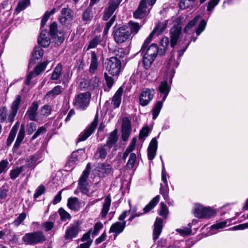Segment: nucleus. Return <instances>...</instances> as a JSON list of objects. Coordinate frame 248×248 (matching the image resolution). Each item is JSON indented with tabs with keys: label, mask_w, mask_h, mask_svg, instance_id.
Instances as JSON below:
<instances>
[{
	"label": "nucleus",
	"mask_w": 248,
	"mask_h": 248,
	"mask_svg": "<svg viewBox=\"0 0 248 248\" xmlns=\"http://www.w3.org/2000/svg\"><path fill=\"white\" fill-rule=\"evenodd\" d=\"M101 41V38L100 36H95L93 39H92L89 43L88 46L86 49V51H88L90 49L95 48L98 44H99Z\"/></svg>",
	"instance_id": "c03bdc74"
},
{
	"label": "nucleus",
	"mask_w": 248,
	"mask_h": 248,
	"mask_svg": "<svg viewBox=\"0 0 248 248\" xmlns=\"http://www.w3.org/2000/svg\"><path fill=\"white\" fill-rule=\"evenodd\" d=\"M162 229V220L160 218L157 217L154 223V229L153 231V240L155 241L158 238L161 233Z\"/></svg>",
	"instance_id": "4be33fe9"
},
{
	"label": "nucleus",
	"mask_w": 248,
	"mask_h": 248,
	"mask_svg": "<svg viewBox=\"0 0 248 248\" xmlns=\"http://www.w3.org/2000/svg\"><path fill=\"white\" fill-rule=\"evenodd\" d=\"M23 241L28 245H34L45 240V237L39 232L26 233L22 238Z\"/></svg>",
	"instance_id": "39448f33"
},
{
	"label": "nucleus",
	"mask_w": 248,
	"mask_h": 248,
	"mask_svg": "<svg viewBox=\"0 0 248 248\" xmlns=\"http://www.w3.org/2000/svg\"><path fill=\"white\" fill-rule=\"evenodd\" d=\"M205 207L199 204L195 205L194 214L196 217L201 218Z\"/></svg>",
	"instance_id": "de8ad7c7"
},
{
	"label": "nucleus",
	"mask_w": 248,
	"mask_h": 248,
	"mask_svg": "<svg viewBox=\"0 0 248 248\" xmlns=\"http://www.w3.org/2000/svg\"><path fill=\"white\" fill-rule=\"evenodd\" d=\"M98 169L99 172L107 174L110 172L111 167L109 164L104 163L100 164Z\"/></svg>",
	"instance_id": "49530a36"
},
{
	"label": "nucleus",
	"mask_w": 248,
	"mask_h": 248,
	"mask_svg": "<svg viewBox=\"0 0 248 248\" xmlns=\"http://www.w3.org/2000/svg\"><path fill=\"white\" fill-rule=\"evenodd\" d=\"M189 227H185L183 229H177L176 231L183 235H189L191 233V229L190 224H188Z\"/></svg>",
	"instance_id": "13d9d810"
},
{
	"label": "nucleus",
	"mask_w": 248,
	"mask_h": 248,
	"mask_svg": "<svg viewBox=\"0 0 248 248\" xmlns=\"http://www.w3.org/2000/svg\"><path fill=\"white\" fill-rule=\"evenodd\" d=\"M29 3L30 0H22L19 1L16 8V11L20 12L23 10L29 5Z\"/></svg>",
	"instance_id": "864d4df0"
},
{
	"label": "nucleus",
	"mask_w": 248,
	"mask_h": 248,
	"mask_svg": "<svg viewBox=\"0 0 248 248\" xmlns=\"http://www.w3.org/2000/svg\"><path fill=\"white\" fill-rule=\"evenodd\" d=\"M122 1V0H110L109 1L108 7L104 10L103 20L107 21L110 17L119 7Z\"/></svg>",
	"instance_id": "9d476101"
},
{
	"label": "nucleus",
	"mask_w": 248,
	"mask_h": 248,
	"mask_svg": "<svg viewBox=\"0 0 248 248\" xmlns=\"http://www.w3.org/2000/svg\"><path fill=\"white\" fill-rule=\"evenodd\" d=\"M149 130V127L148 126L143 127L140 131L139 139L140 140H144L148 135Z\"/></svg>",
	"instance_id": "338daca9"
},
{
	"label": "nucleus",
	"mask_w": 248,
	"mask_h": 248,
	"mask_svg": "<svg viewBox=\"0 0 248 248\" xmlns=\"http://www.w3.org/2000/svg\"><path fill=\"white\" fill-rule=\"evenodd\" d=\"M154 60L155 59L144 54L143 57V63L144 68L146 69L149 68Z\"/></svg>",
	"instance_id": "3c124183"
},
{
	"label": "nucleus",
	"mask_w": 248,
	"mask_h": 248,
	"mask_svg": "<svg viewBox=\"0 0 248 248\" xmlns=\"http://www.w3.org/2000/svg\"><path fill=\"white\" fill-rule=\"evenodd\" d=\"M45 192V188L43 185H40L38 187L37 189L35 191V193L34 194L33 197L35 199L37 198L40 196H41L42 194H43Z\"/></svg>",
	"instance_id": "774afa93"
},
{
	"label": "nucleus",
	"mask_w": 248,
	"mask_h": 248,
	"mask_svg": "<svg viewBox=\"0 0 248 248\" xmlns=\"http://www.w3.org/2000/svg\"><path fill=\"white\" fill-rule=\"evenodd\" d=\"M40 156L38 154H35L27 158L26 165L28 168H34L36 165V162L40 159Z\"/></svg>",
	"instance_id": "7c9ffc66"
},
{
	"label": "nucleus",
	"mask_w": 248,
	"mask_h": 248,
	"mask_svg": "<svg viewBox=\"0 0 248 248\" xmlns=\"http://www.w3.org/2000/svg\"><path fill=\"white\" fill-rule=\"evenodd\" d=\"M72 11L69 8H63L59 16V20L63 25H68L73 20Z\"/></svg>",
	"instance_id": "ddd939ff"
},
{
	"label": "nucleus",
	"mask_w": 248,
	"mask_h": 248,
	"mask_svg": "<svg viewBox=\"0 0 248 248\" xmlns=\"http://www.w3.org/2000/svg\"><path fill=\"white\" fill-rule=\"evenodd\" d=\"M89 175V170H85L81 176L78 182L80 191L84 194L87 195L89 190V186L87 181V179Z\"/></svg>",
	"instance_id": "4468645a"
},
{
	"label": "nucleus",
	"mask_w": 248,
	"mask_h": 248,
	"mask_svg": "<svg viewBox=\"0 0 248 248\" xmlns=\"http://www.w3.org/2000/svg\"><path fill=\"white\" fill-rule=\"evenodd\" d=\"M131 33L126 26L115 28L113 31V37L117 44H122L130 38Z\"/></svg>",
	"instance_id": "f257e3e1"
},
{
	"label": "nucleus",
	"mask_w": 248,
	"mask_h": 248,
	"mask_svg": "<svg viewBox=\"0 0 248 248\" xmlns=\"http://www.w3.org/2000/svg\"><path fill=\"white\" fill-rule=\"evenodd\" d=\"M62 86L57 85L49 91L46 95L52 98H55L56 96L61 94L62 92Z\"/></svg>",
	"instance_id": "4c0bfd02"
},
{
	"label": "nucleus",
	"mask_w": 248,
	"mask_h": 248,
	"mask_svg": "<svg viewBox=\"0 0 248 248\" xmlns=\"http://www.w3.org/2000/svg\"><path fill=\"white\" fill-rule=\"evenodd\" d=\"M168 24V21L165 20L163 22L158 23L154 28L152 32L150 34L149 36L145 40L143 45L141 46V51H144L145 47L151 42L152 40L153 37L154 35H159L162 33L166 29Z\"/></svg>",
	"instance_id": "6e6552de"
},
{
	"label": "nucleus",
	"mask_w": 248,
	"mask_h": 248,
	"mask_svg": "<svg viewBox=\"0 0 248 248\" xmlns=\"http://www.w3.org/2000/svg\"><path fill=\"white\" fill-rule=\"evenodd\" d=\"M48 62L47 61L42 62L34 68V71L33 72L35 74L36 76L39 75L42 71L45 70Z\"/></svg>",
	"instance_id": "5fc2aeb1"
},
{
	"label": "nucleus",
	"mask_w": 248,
	"mask_h": 248,
	"mask_svg": "<svg viewBox=\"0 0 248 248\" xmlns=\"http://www.w3.org/2000/svg\"><path fill=\"white\" fill-rule=\"evenodd\" d=\"M90 93L87 92L80 93L75 96L74 105L78 109H85L89 105L90 100Z\"/></svg>",
	"instance_id": "20e7f679"
},
{
	"label": "nucleus",
	"mask_w": 248,
	"mask_h": 248,
	"mask_svg": "<svg viewBox=\"0 0 248 248\" xmlns=\"http://www.w3.org/2000/svg\"><path fill=\"white\" fill-rule=\"evenodd\" d=\"M98 114H96L93 121L89 127L87 128L83 132L80 134L78 139V142L83 141L87 139L94 132L98 123Z\"/></svg>",
	"instance_id": "9b49d317"
},
{
	"label": "nucleus",
	"mask_w": 248,
	"mask_h": 248,
	"mask_svg": "<svg viewBox=\"0 0 248 248\" xmlns=\"http://www.w3.org/2000/svg\"><path fill=\"white\" fill-rule=\"evenodd\" d=\"M90 60L89 71L91 74H94L97 71L99 66L98 58L95 51H92Z\"/></svg>",
	"instance_id": "6ab92c4d"
},
{
	"label": "nucleus",
	"mask_w": 248,
	"mask_h": 248,
	"mask_svg": "<svg viewBox=\"0 0 248 248\" xmlns=\"http://www.w3.org/2000/svg\"><path fill=\"white\" fill-rule=\"evenodd\" d=\"M168 213V209L167 206L163 203H160V210L159 212L160 216L166 217Z\"/></svg>",
	"instance_id": "e2e57ef3"
},
{
	"label": "nucleus",
	"mask_w": 248,
	"mask_h": 248,
	"mask_svg": "<svg viewBox=\"0 0 248 248\" xmlns=\"http://www.w3.org/2000/svg\"><path fill=\"white\" fill-rule=\"evenodd\" d=\"M160 199L159 195H157L154 197L150 202L144 208L145 213L149 212L159 202Z\"/></svg>",
	"instance_id": "f704fd0d"
},
{
	"label": "nucleus",
	"mask_w": 248,
	"mask_h": 248,
	"mask_svg": "<svg viewBox=\"0 0 248 248\" xmlns=\"http://www.w3.org/2000/svg\"><path fill=\"white\" fill-rule=\"evenodd\" d=\"M37 125L34 123H30L27 125V132L28 135H31L36 129Z\"/></svg>",
	"instance_id": "0e129e2a"
},
{
	"label": "nucleus",
	"mask_w": 248,
	"mask_h": 248,
	"mask_svg": "<svg viewBox=\"0 0 248 248\" xmlns=\"http://www.w3.org/2000/svg\"><path fill=\"white\" fill-rule=\"evenodd\" d=\"M67 206L72 210H77L78 209L79 202L77 197H72L68 199Z\"/></svg>",
	"instance_id": "473e14b6"
},
{
	"label": "nucleus",
	"mask_w": 248,
	"mask_h": 248,
	"mask_svg": "<svg viewBox=\"0 0 248 248\" xmlns=\"http://www.w3.org/2000/svg\"><path fill=\"white\" fill-rule=\"evenodd\" d=\"M106 68L108 73L112 76L119 74L121 67V62L120 60L115 57H112L106 60Z\"/></svg>",
	"instance_id": "7ed1b4c3"
},
{
	"label": "nucleus",
	"mask_w": 248,
	"mask_h": 248,
	"mask_svg": "<svg viewBox=\"0 0 248 248\" xmlns=\"http://www.w3.org/2000/svg\"><path fill=\"white\" fill-rule=\"evenodd\" d=\"M118 139V137L117 134V130L115 129L111 132L105 145L108 147V149H110V148L117 143Z\"/></svg>",
	"instance_id": "c85d7f7f"
},
{
	"label": "nucleus",
	"mask_w": 248,
	"mask_h": 248,
	"mask_svg": "<svg viewBox=\"0 0 248 248\" xmlns=\"http://www.w3.org/2000/svg\"><path fill=\"white\" fill-rule=\"evenodd\" d=\"M62 66L61 64L59 63L55 68L51 77L52 80H57L60 77Z\"/></svg>",
	"instance_id": "37998d69"
},
{
	"label": "nucleus",
	"mask_w": 248,
	"mask_h": 248,
	"mask_svg": "<svg viewBox=\"0 0 248 248\" xmlns=\"http://www.w3.org/2000/svg\"><path fill=\"white\" fill-rule=\"evenodd\" d=\"M56 9L54 8L50 11H47L45 12L41 20V29L43 28L45 25L46 22L49 19L51 15L54 14L56 12Z\"/></svg>",
	"instance_id": "ea45409f"
},
{
	"label": "nucleus",
	"mask_w": 248,
	"mask_h": 248,
	"mask_svg": "<svg viewBox=\"0 0 248 248\" xmlns=\"http://www.w3.org/2000/svg\"><path fill=\"white\" fill-rule=\"evenodd\" d=\"M123 93V89L122 87H120L113 96L111 104L114 105V108H118L120 106Z\"/></svg>",
	"instance_id": "a878e982"
},
{
	"label": "nucleus",
	"mask_w": 248,
	"mask_h": 248,
	"mask_svg": "<svg viewBox=\"0 0 248 248\" xmlns=\"http://www.w3.org/2000/svg\"><path fill=\"white\" fill-rule=\"evenodd\" d=\"M155 1L156 0H141L138 9L134 12V17L136 18L143 17L147 13L148 7H152Z\"/></svg>",
	"instance_id": "423d86ee"
},
{
	"label": "nucleus",
	"mask_w": 248,
	"mask_h": 248,
	"mask_svg": "<svg viewBox=\"0 0 248 248\" xmlns=\"http://www.w3.org/2000/svg\"><path fill=\"white\" fill-rule=\"evenodd\" d=\"M178 65H179V63L177 62H176L175 61L174 54H172L168 62V64L167 65V68L170 69L171 68V66L173 68L177 67Z\"/></svg>",
	"instance_id": "680f3d73"
},
{
	"label": "nucleus",
	"mask_w": 248,
	"mask_h": 248,
	"mask_svg": "<svg viewBox=\"0 0 248 248\" xmlns=\"http://www.w3.org/2000/svg\"><path fill=\"white\" fill-rule=\"evenodd\" d=\"M148 45L145 47L144 51H141L140 49L139 52L147 56H150L155 59L157 54H159V48L155 44H152L151 46L148 47Z\"/></svg>",
	"instance_id": "a211bd4d"
},
{
	"label": "nucleus",
	"mask_w": 248,
	"mask_h": 248,
	"mask_svg": "<svg viewBox=\"0 0 248 248\" xmlns=\"http://www.w3.org/2000/svg\"><path fill=\"white\" fill-rule=\"evenodd\" d=\"M164 101H163V99H162L161 100L157 101L155 105V107L152 110L153 119L154 120H155L158 116L162 107L163 102Z\"/></svg>",
	"instance_id": "c9c22d12"
},
{
	"label": "nucleus",
	"mask_w": 248,
	"mask_h": 248,
	"mask_svg": "<svg viewBox=\"0 0 248 248\" xmlns=\"http://www.w3.org/2000/svg\"><path fill=\"white\" fill-rule=\"evenodd\" d=\"M116 16H113L110 20L106 23L105 27L104 28L103 33L104 35H106L108 33V31L110 28V27L112 26L113 23H114V21L115 20Z\"/></svg>",
	"instance_id": "69168bd1"
},
{
	"label": "nucleus",
	"mask_w": 248,
	"mask_h": 248,
	"mask_svg": "<svg viewBox=\"0 0 248 248\" xmlns=\"http://www.w3.org/2000/svg\"><path fill=\"white\" fill-rule=\"evenodd\" d=\"M155 94L153 89L145 88L142 90L139 96V104L142 107L147 106L152 100Z\"/></svg>",
	"instance_id": "1a4fd4ad"
},
{
	"label": "nucleus",
	"mask_w": 248,
	"mask_h": 248,
	"mask_svg": "<svg viewBox=\"0 0 248 248\" xmlns=\"http://www.w3.org/2000/svg\"><path fill=\"white\" fill-rule=\"evenodd\" d=\"M49 34L55 39V43L58 45L62 44L64 37L63 31L58 27V24L53 22L49 26Z\"/></svg>",
	"instance_id": "0eeeda50"
},
{
	"label": "nucleus",
	"mask_w": 248,
	"mask_h": 248,
	"mask_svg": "<svg viewBox=\"0 0 248 248\" xmlns=\"http://www.w3.org/2000/svg\"><path fill=\"white\" fill-rule=\"evenodd\" d=\"M46 132V129L45 126H41L38 128L31 138V140H33L42 134H45Z\"/></svg>",
	"instance_id": "052dcab7"
},
{
	"label": "nucleus",
	"mask_w": 248,
	"mask_h": 248,
	"mask_svg": "<svg viewBox=\"0 0 248 248\" xmlns=\"http://www.w3.org/2000/svg\"><path fill=\"white\" fill-rule=\"evenodd\" d=\"M206 26V22L205 20H201L198 27L196 30V33L197 36H199L204 30Z\"/></svg>",
	"instance_id": "bf43d9fd"
},
{
	"label": "nucleus",
	"mask_w": 248,
	"mask_h": 248,
	"mask_svg": "<svg viewBox=\"0 0 248 248\" xmlns=\"http://www.w3.org/2000/svg\"><path fill=\"white\" fill-rule=\"evenodd\" d=\"M25 136V127L24 124H21L19 131L18 132L16 141L14 144L13 149L17 150L20 145Z\"/></svg>",
	"instance_id": "cd10ccee"
},
{
	"label": "nucleus",
	"mask_w": 248,
	"mask_h": 248,
	"mask_svg": "<svg viewBox=\"0 0 248 248\" xmlns=\"http://www.w3.org/2000/svg\"><path fill=\"white\" fill-rule=\"evenodd\" d=\"M182 32L181 27L177 24L174 26L170 30V46L174 47L177 44L178 40Z\"/></svg>",
	"instance_id": "dca6fc26"
},
{
	"label": "nucleus",
	"mask_w": 248,
	"mask_h": 248,
	"mask_svg": "<svg viewBox=\"0 0 248 248\" xmlns=\"http://www.w3.org/2000/svg\"><path fill=\"white\" fill-rule=\"evenodd\" d=\"M169 45V39L167 37H163L160 42L159 54L162 55L165 54Z\"/></svg>",
	"instance_id": "c756f323"
},
{
	"label": "nucleus",
	"mask_w": 248,
	"mask_h": 248,
	"mask_svg": "<svg viewBox=\"0 0 248 248\" xmlns=\"http://www.w3.org/2000/svg\"><path fill=\"white\" fill-rule=\"evenodd\" d=\"M107 146L105 145L104 146H100L97 148L95 155L97 156L98 158L105 159L107 156L108 152L109 151Z\"/></svg>",
	"instance_id": "2f4dec72"
},
{
	"label": "nucleus",
	"mask_w": 248,
	"mask_h": 248,
	"mask_svg": "<svg viewBox=\"0 0 248 248\" xmlns=\"http://www.w3.org/2000/svg\"><path fill=\"white\" fill-rule=\"evenodd\" d=\"M125 221L123 222H116L112 224L111 226L109 232H114L117 234H120L122 232L125 227Z\"/></svg>",
	"instance_id": "b1692460"
},
{
	"label": "nucleus",
	"mask_w": 248,
	"mask_h": 248,
	"mask_svg": "<svg viewBox=\"0 0 248 248\" xmlns=\"http://www.w3.org/2000/svg\"><path fill=\"white\" fill-rule=\"evenodd\" d=\"M129 29L130 32L131 34H136L140 30L141 26L139 23L130 21L128 22V25L126 26Z\"/></svg>",
	"instance_id": "e433bc0d"
},
{
	"label": "nucleus",
	"mask_w": 248,
	"mask_h": 248,
	"mask_svg": "<svg viewBox=\"0 0 248 248\" xmlns=\"http://www.w3.org/2000/svg\"><path fill=\"white\" fill-rule=\"evenodd\" d=\"M26 214L25 213H21L18 217L13 222V224L15 226H18L26 218Z\"/></svg>",
	"instance_id": "4d7b16f0"
},
{
	"label": "nucleus",
	"mask_w": 248,
	"mask_h": 248,
	"mask_svg": "<svg viewBox=\"0 0 248 248\" xmlns=\"http://www.w3.org/2000/svg\"><path fill=\"white\" fill-rule=\"evenodd\" d=\"M46 30H42L38 38V43L40 46L46 47L49 45L50 40Z\"/></svg>",
	"instance_id": "412c9836"
},
{
	"label": "nucleus",
	"mask_w": 248,
	"mask_h": 248,
	"mask_svg": "<svg viewBox=\"0 0 248 248\" xmlns=\"http://www.w3.org/2000/svg\"><path fill=\"white\" fill-rule=\"evenodd\" d=\"M24 170V166H20L10 170V176L12 180L16 179Z\"/></svg>",
	"instance_id": "58836bf2"
},
{
	"label": "nucleus",
	"mask_w": 248,
	"mask_h": 248,
	"mask_svg": "<svg viewBox=\"0 0 248 248\" xmlns=\"http://www.w3.org/2000/svg\"><path fill=\"white\" fill-rule=\"evenodd\" d=\"M58 212L61 217V219L62 221H65L66 220L71 219V215L67 212H66L63 208H60L59 209Z\"/></svg>",
	"instance_id": "09e8293b"
},
{
	"label": "nucleus",
	"mask_w": 248,
	"mask_h": 248,
	"mask_svg": "<svg viewBox=\"0 0 248 248\" xmlns=\"http://www.w3.org/2000/svg\"><path fill=\"white\" fill-rule=\"evenodd\" d=\"M38 106V103L37 102H33L27 111L25 115V118H27L31 121H37V111Z\"/></svg>",
	"instance_id": "f3484780"
},
{
	"label": "nucleus",
	"mask_w": 248,
	"mask_h": 248,
	"mask_svg": "<svg viewBox=\"0 0 248 248\" xmlns=\"http://www.w3.org/2000/svg\"><path fill=\"white\" fill-rule=\"evenodd\" d=\"M157 149V141L156 138H153L148 148V157L150 160H153L155 156Z\"/></svg>",
	"instance_id": "aec40b11"
},
{
	"label": "nucleus",
	"mask_w": 248,
	"mask_h": 248,
	"mask_svg": "<svg viewBox=\"0 0 248 248\" xmlns=\"http://www.w3.org/2000/svg\"><path fill=\"white\" fill-rule=\"evenodd\" d=\"M199 18L200 16H198L192 20L190 21L185 28L184 32L185 33H187L191 29H192L196 25Z\"/></svg>",
	"instance_id": "603ef678"
},
{
	"label": "nucleus",
	"mask_w": 248,
	"mask_h": 248,
	"mask_svg": "<svg viewBox=\"0 0 248 248\" xmlns=\"http://www.w3.org/2000/svg\"><path fill=\"white\" fill-rule=\"evenodd\" d=\"M137 159V155L135 153H132L130 154L129 159L126 163V167L128 169L131 170L133 168Z\"/></svg>",
	"instance_id": "79ce46f5"
},
{
	"label": "nucleus",
	"mask_w": 248,
	"mask_h": 248,
	"mask_svg": "<svg viewBox=\"0 0 248 248\" xmlns=\"http://www.w3.org/2000/svg\"><path fill=\"white\" fill-rule=\"evenodd\" d=\"M132 130L131 121L127 117H124L122 120V138L124 141H126L131 134Z\"/></svg>",
	"instance_id": "2eb2a0df"
},
{
	"label": "nucleus",
	"mask_w": 248,
	"mask_h": 248,
	"mask_svg": "<svg viewBox=\"0 0 248 248\" xmlns=\"http://www.w3.org/2000/svg\"><path fill=\"white\" fill-rule=\"evenodd\" d=\"M81 223L79 221H76L72 224L66 228L64 238L68 241H71L74 238H76L78 233L81 231Z\"/></svg>",
	"instance_id": "f03ea898"
},
{
	"label": "nucleus",
	"mask_w": 248,
	"mask_h": 248,
	"mask_svg": "<svg viewBox=\"0 0 248 248\" xmlns=\"http://www.w3.org/2000/svg\"><path fill=\"white\" fill-rule=\"evenodd\" d=\"M91 7L89 6L83 13L82 20L86 22H88L91 20V13L92 11Z\"/></svg>",
	"instance_id": "8fccbe9b"
},
{
	"label": "nucleus",
	"mask_w": 248,
	"mask_h": 248,
	"mask_svg": "<svg viewBox=\"0 0 248 248\" xmlns=\"http://www.w3.org/2000/svg\"><path fill=\"white\" fill-rule=\"evenodd\" d=\"M170 90V86L168 83L167 80H164L160 83L158 87L160 93L163 95V101H165Z\"/></svg>",
	"instance_id": "5701e85b"
},
{
	"label": "nucleus",
	"mask_w": 248,
	"mask_h": 248,
	"mask_svg": "<svg viewBox=\"0 0 248 248\" xmlns=\"http://www.w3.org/2000/svg\"><path fill=\"white\" fill-rule=\"evenodd\" d=\"M169 186L168 184H160V187L159 189V193L163 196L164 200L168 202V204H170L168 201L170 199L169 197Z\"/></svg>",
	"instance_id": "72a5a7b5"
},
{
	"label": "nucleus",
	"mask_w": 248,
	"mask_h": 248,
	"mask_svg": "<svg viewBox=\"0 0 248 248\" xmlns=\"http://www.w3.org/2000/svg\"><path fill=\"white\" fill-rule=\"evenodd\" d=\"M111 197L110 195L107 196L104 199V202L103 204V207L100 213L102 218H104L106 217L111 205Z\"/></svg>",
	"instance_id": "bb28decb"
},
{
	"label": "nucleus",
	"mask_w": 248,
	"mask_h": 248,
	"mask_svg": "<svg viewBox=\"0 0 248 248\" xmlns=\"http://www.w3.org/2000/svg\"><path fill=\"white\" fill-rule=\"evenodd\" d=\"M215 214V212L210 207H205L201 218H210Z\"/></svg>",
	"instance_id": "6e6d98bb"
},
{
	"label": "nucleus",
	"mask_w": 248,
	"mask_h": 248,
	"mask_svg": "<svg viewBox=\"0 0 248 248\" xmlns=\"http://www.w3.org/2000/svg\"><path fill=\"white\" fill-rule=\"evenodd\" d=\"M44 54L43 50L40 47H35L32 53L33 59H31L29 62V66L33 65L36 63V60L41 59Z\"/></svg>",
	"instance_id": "393cba45"
},
{
	"label": "nucleus",
	"mask_w": 248,
	"mask_h": 248,
	"mask_svg": "<svg viewBox=\"0 0 248 248\" xmlns=\"http://www.w3.org/2000/svg\"><path fill=\"white\" fill-rule=\"evenodd\" d=\"M17 129V128L14 126L10 131L6 142L7 146H10L14 141L16 134Z\"/></svg>",
	"instance_id": "a18cd8bd"
},
{
	"label": "nucleus",
	"mask_w": 248,
	"mask_h": 248,
	"mask_svg": "<svg viewBox=\"0 0 248 248\" xmlns=\"http://www.w3.org/2000/svg\"><path fill=\"white\" fill-rule=\"evenodd\" d=\"M21 101V96L20 95H17L15 100L11 104L10 112L7 116V119L9 122H13L14 121L15 117L19 109Z\"/></svg>",
	"instance_id": "f8f14e48"
},
{
	"label": "nucleus",
	"mask_w": 248,
	"mask_h": 248,
	"mask_svg": "<svg viewBox=\"0 0 248 248\" xmlns=\"http://www.w3.org/2000/svg\"><path fill=\"white\" fill-rule=\"evenodd\" d=\"M56 9L54 8L50 11H47L45 12L41 20V29L43 28L45 25L46 22L49 19L51 15L54 14L56 12Z\"/></svg>",
	"instance_id": "a19ab883"
}]
</instances>
